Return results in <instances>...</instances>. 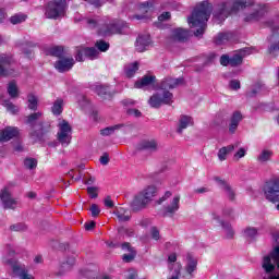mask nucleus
Instances as JSON below:
<instances>
[{
    "label": "nucleus",
    "mask_w": 279,
    "mask_h": 279,
    "mask_svg": "<svg viewBox=\"0 0 279 279\" xmlns=\"http://www.w3.org/2000/svg\"><path fill=\"white\" fill-rule=\"evenodd\" d=\"M221 226L227 239H234V229H232V225H230V222H222Z\"/></svg>",
    "instance_id": "42"
},
{
    "label": "nucleus",
    "mask_w": 279,
    "mask_h": 279,
    "mask_svg": "<svg viewBox=\"0 0 279 279\" xmlns=\"http://www.w3.org/2000/svg\"><path fill=\"white\" fill-rule=\"evenodd\" d=\"M229 86L232 90H239V88H241V82L239 80H232L230 81Z\"/></svg>",
    "instance_id": "60"
},
{
    "label": "nucleus",
    "mask_w": 279,
    "mask_h": 279,
    "mask_svg": "<svg viewBox=\"0 0 279 279\" xmlns=\"http://www.w3.org/2000/svg\"><path fill=\"white\" fill-rule=\"evenodd\" d=\"M172 193L171 191H167L165 193V195H162L158 201H157V204H165V202H167L169 199V197H171Z\"/></svg>",
    "instance_id": "58"
},
{
    "label": "nucleus",
    "mask_w": 279,
    "mask_h": 279,
    "mask_svg": "<svg viewBox=\"0 0 279 279\" xmlns=\"http://www.w3.org/2000/svg\"><path fill=\"white\" fill-rule=\"evenodd\" d=\"M116 217H118L119 221H130V214L121 207L117 209Z\"/></svg>",
    "instance_id": "44"
},
{
    "label": "nucleus",
    "mask_w": 279,
    "mask_h": 279,
    "mask_svg": "<svg viewBox=\"0 0 279 279\" xmlns=\"http://www.w3.org/2000/svg\"><path fill=\"white\" fill-rule=\"evenodd\" d=\"M52 56H56V58H62V53H64V48L57 46L51 49Z\"/></svg>",
    "instance_id": "51"
},
{
    "label": "nucleus",
    "mask_w": 279,
    "mask_h": 279,
    "mask_svg": "<svg viewBox=\"0 0 279 279\" xmlns=\"http://www.w3.org/2000/svg\"><path fill=\"white\" fill-rule=\"evenodd\" d=\"M233 37H234V34H232V33H220L216 37L215 43H216V45H225V43L232 40Z\"/></svg>",
    "instance_id": "39"
},
{
    "label": "nucleus",
    "mask_w": 279,
    "mask_h": 279,
    "mask_svg": "<svg viewBox=\"0 0 279 279\" xmlns=\"http://www.w3.org/2000/svg\"><path fill=\"white\" fill-rule=\"evenodd\" d=\"M151 36L148 34L138 35L135 41V49L140 53H143L144 51H147L149 47H151Z\"/></svg>",
    "instance_id": "19"
},
{
    "label": "nucleus",
    "mask_w": 279,
    "mask_h": 279,
    "mask_svg": "<svg viewBox=\"0 0 279 279\" xmlns=\"http://www.w3.org/2000/svg\"><path fill=\"white\" fill-rule=\"evenodd\" d=\"M121 247L123 252H128L122 256V260H124V263H132V260L136 258V251L134 247H132L130 243H123L121 244Z\"/></svg>",
    "instance_id": "28"
},
{
    "label": "nucleus",
    "mask_w": 279,
    "mask_h": 279,
    "mask_svg": "<svg viewBox=\"0 0 279 279\" xmlns=\"http://www.w3.org/2000/svg\"><path fill=\"white\" fill-rule=\"evenodd\" d=\"M247 155V148L241 147L239 150L233 155V160L239 161L241 158H245Z\"/></svg>",
    "instance_id": "48"
},
{
    "label": "nucleus",
    "mask_w": 279,
    "mask_h": 279,
    "mask_svg": "<svg viewBox=\"0 0 279 279\" xmlns=\"http://www.w3.org/2000/svg\"><path fill=\"white\" fill-rule=\"evenodd\" d=\"M95 93H97L99 97H104L105 95H108V86L97 85L95 87Z\"/></svg>",
    "instance_id": "49"
},
{
    "label": "nucleus",
    "mask_w": 279,
    "mask_h": 279,
    "mask_svg": "<svg viewBox=\"0 0 279 279\" xmlns=\"http://www.w3.org/2000/svg\"><path fill=\"white\" fill-rule=\"evenodd\" d=\"M74 264H75V259H71L70 262L63 263L61 266V269L69 271Z\"/></svg>",
    "instance_id": "63"
},
{
    "label": "nucleus",
    "mask_w": 279,
    "mask_h": 279,
    "mask_svg": "<svg viewBox=\"0 0 279 279\" xmlns=\"http://www.w3.org/2000/svg\"><path fill=\"white\" fill-rule=\"evenodd\" d=\"M250 5H254V0H227L218 4L214 17L216 21H226L230 14L240 12L244 8H250Z\"/></svg>",
    "instance_id": "3"
},
{
    "label": "nucleus",
    "mask_w": 279,
    "mask_h": 279,
    "mask_svg": "<svg viewBox=\"0 0 279 279\" xmlns=\"http://www.w3.org/2000/svg\"><path fill=\"white\" fill-rule=\"evenodd\" d=\"M258 235V229L254 227H248L244 230V236L246 239H255Z\"/></svg>",
    "instance_id": "45"
},
{
    "label": "nucleus",
    "mask_w": 279,
    "mask_h": 279,
    "mask_svg": "<svg viewBox=\"0 0 279 279\" xmlns=\"http://www.w3.org/2000/svg\"><path fill=\"white\" fill-rule=\"evenodd\" d=\"M180 199H181L180 194L174 195L170 199V203L163 208L165 217H174L175 216V213H178V210H180Z\"/></svg>",
    "instance_id": "18"
},
{
    "label": "nucleus",
    "mask_w": 279,
    "mask_h": 279,
    "mask_svg": "<svg viewBox=\"0 0 279 279\" xmlns=\"http://www.w3.org/2000/svg\"><path fill=\"white\" fill-rule=\"evenodd\" d=\"M154 84H156V76L144 75L142 78H140L135 82L134 88L147 90L150 86H154Z\"/></svg>",
    "instance_id": "22"
},
{
    "label": "nucleus",
    "mask_w": 279,
    "mask_h": 279,
    "mask_svg": "<svg viewBox=\"0 0 279 279\" xmlns=\"http://www.w3.org/2000/svg\"><path fill=\"white\" fill-rule=\"evenodd\" d=\"M7 93L11 99H16L20 95L19 85H16L15 81H11L7 86Z\"/></svg>",
    "instance_id": "35"
},
{
    "label": "nucleus",
    "mask_w": 279,
    "mask_h": 279,
    "mask_svg": "<svg viewBox=\"0 0 279 279\" xmlns=\"http://www.w3.org/2000/svg\"><path fill=\"white\" fill-rule=\"evenodd\" d=\"M241 145L240 142H236L234 144H231L229 146H225L222 148H220L218 150V159L223 162V160H226L228 158V155L232 151H234V149L239 148V146Z\"/></svg>",
    "instance_id": "29"
},
{
    "label": "nucleus",
    "mask_w": 279,
    "mask_h": 279,
    "mask_svg": "<svg viewBox=\"0 0 279 279\" xmlns=\"http://www.w3.org/2000/svg\"><path fill=\"white\" fill-rule=\"evenodd\" d=\"M75 65V59L70 58H61L54 63V68L59 73H66V71H71Z\"/></svg>",
    "instance_id": "20"
},
{
    "label": "nucleus",
    "mask_w": 279,
    "mask_h": 279,
    "mask_svg": "<svg viewBox=\"0 0 279 279\" xmlns=\"http://www.w3.org/2000/svg\"><path fill=\"white\" fill-rule=\"evenodd\" d=\"M117 130H121V124H116L113 126H107V128L100 130V134H101V136H112V134L114 132H117Z\"/></svg>",
    "instance_id": "43"
},
{
    "label": "nucleus",
    "mask_w": 279,
    "mask_h": 279,
    "mask_svg": "<svg viewBox=\"0 0 279 279\" xmlns=\"http://www.w3.org/2000/svg\"><path fill=\"white\" fill-rule=\"evenodd\" d=\"M24 167L26 169H36V167H38V161L34 158H26L24 160Z\"/></svg>",
    "instance_id": "47"
},
{
    "label": "nucleus",
    "mask_w": 279,
    "mask_h": 279,
    "mask_svg": "<svg viewBox=\"0 0 279 279\" xmlns=\"http://www.w3.org/2000/svg\"><path fill=\"white\" fill-rule=\"evenodd\" d=\"M215 181L218 182L219 186L222 189V191L226 193L227 197L233 202L234 197H235V193L234 190L232 189V186H230L228 184V182H226L225 180H221L219 177L215 178Z\"/></svg>",
    "instance_id": "27"
},
{
    "label": "nucleus",
    "mask_w": 279,
    "mask_h": 279,
    "mask_svg": "<svg viewBox=\"0 0 279 279\" xmlns=\"http://www.w3.org/2000/svg\"><path fill=\"white\" fill-rule=\"evenodd\" d=\"M169 19H171L170 12H163L158 16L159 23H165V21H169Z\"/></svg>",
    "instance_id": "57"
},
{
    "label": "nucleus",
    "mask_w": 279,
    "mask_h": 279,
    "mask_svg": "<svg viewBox=\"0 0 279 279\" xmlns=\"http://www.w3.org/2000/svg\"><path fill=\"white\" fill-rule=\"evenodd\" d=\"M13 59L10 54H0V77H16V71L9 69Z\"/></svg>",
    "instance_id": "14"
},
{
    "label": "nucleus",
    "mask_w": 279,
    "mask_h": 279,
    "mask_svg": "<svg viewBox=\"0 0 279 279\" xmlns=\"http://www.w3.org/2000/svg\"><path fill=\"white\" fill-rule=\"evenodd\" d=\"M220 64L222 66H228V64H230V57L228 54H222L220 57Z\"/></svg>",
    "instance_id": "62"
},
{
    "label": "nucleus",
    "mask_w": 279,
    "mask_h": 279,
    "mask_svg": "<svg viewBox=\"0 0 279 279\" xmlns=\"http://www.w3.org/2000/svg\"><path fill=\"white\" fill-rule=\"evenodd\" d=\"M243 121V114H241L240 111H234L232 117H231V122L229 124V132L231 134H234L236 132V128H239V123Z\"/></svg>",
    "instance_id": "30"
},
{
    "label": "nucleus",
    "mask_w": 279,
    "mask_h": 279,
    "mask_svg": "<svg viewBox=\"0 0 279 279\" xmlns=\"http://www.w3.org/2000/svg\"><path fill=\"white\" fill-rule=\"evenodd\" d=\"M136 71H138V62L129 63L124 66L126 77H134Z\"/></svg>",
    "instance_id": "38"
},
{
    "label": "nucleus",
    "mask_w": 279,
    "mask_h": 279,
    "mask_svg": "<svg viewBox=\"0 0 279 279\" xmlns=\"http://www.w3.org/2000/svg\"><path fill=\"white\" fill-rule=\"evenodd\" d=\"M90 213H92V217H99V213H101V209L99 208V206L97 204H93L89 208Z\"/></svg>",
    "instance_id": "53"
},
{
    "label": "nucleus",
    "mask_w": 279,
    "mask_h": 279,
    "mask_svg": "<svg viewBox=\"0 0 279 279\" xmlns=\"http://www.w3.org/2000/svg\"><path fill=\"white\" fill-rule=\"evenodd\" d=\"M58 133L57 138L59 143L62 145V147H69L71 145V134H73V131L71 129V124L66 122V120H61L58 124Z\"/></svg>",
    "instance_id": "10"
},
{
    "label": "nucleus",
    "mask_w": 279,
    "mask_h": 279,
    "mask_svg": "<svg viewBox=\"0 0 279 279\" xmlns=\"http://www.w3.org/2000/svg\"><path fill=\"white\" fill-rule=\"evenodd\" d=\"M194 120L193 117L191 116H181L179 119V126L177 129L178 134H182V132H184V130H186V128H191L194 125Z\"/></svg>",
    "instance_id": "26"
},
{
    "label": "nucleus",
    "mask_w": 279,
    "mask_h": 279,
    "mask_svg": "<svg viewBox=\"0 0 279 279\" xmlns=\"http://www.w3.org/2000/svg\"><path fill=\"white\" fill-rule=\"evenodd\" d=\"M138 10L141 14L134 15L133 19H136L137 21H143V19H149V16L154 14V4L149 2H144L140 4Z\"/></svg>",
    "instance_id": "21"
},
{
    "label": "nucleus",
    "mask_w": 279,
    "mask_h": 279,
    "mask_svg": "<svg viewBox=\"0 0 279 279\" xmlns=\"http://www.w3.org/2000/svg\"><path fill=\"white\" fill-rule=\"evenodd\" d=\"M78 106L81 108H86L88 106V99L84 95H80L77 97Z\"/></svg>",
    "instance_id": "52"
},
{
    "label": "nucleus",
    "mask_w": 279,
    "mask_h": 279,
    "mask_svg": "<svg viewBox=\"0 0 279 279\" xmlns=\"http://www.w3.org/2000/svg\"><path fill=\"white\" fill-rule=\"evenodd\" d=\"M126 112L130 117H135L136 119L143 117V113L138 109H128Z\"/></svg>",
    "instance_id": "55"
},
{
    "label": "nucleus",
    "mask_w": 279,
    "mask_h": 279,
    "mask_svg": "<svg viewBox=\"0 0 279 279\" xmlns=\"http://www.w3.org/2000/svg\"><path fill=\"white\" fill-rule=\"evenodd\" d=\"M265 93H267V87L265 86V84L258 82L252 86L251 90L247 93V96L256 97V95H263Z\"/></svg>",
    "instance_id": "31"
},
{
    "label": "nucleus",
    "mask_w": 279,
    "mask_h": 279,
    "mask_svg": "<svg viewBox=\"0 0 279 279\" xmlns=\"http://www.w3.org/2000/svg\"><path fill=\"white\" fill-rule=\"evenodd\" d=\"M62 110H64V100L62 98H58L51 107V112L56 117H60Z\"/></svg>",
    "instance_id": "36"
},
{
    "label": "nucleus",
    "mask_w": 279,
    "mask_h": 279,
    "mask_svg": "<svg viewBox=\"0 0 279 279\" xmlns=\"http://www.w3.org/2000/svg\"><path fill=\"white\" fill-rule=\"evenodd\" d=\"M272 239L275 243L278 244L275 245L271 251L262 258V269L265 271V274H274V271H276V267L279 269V234L275 233Z\"/></svg>",
    "instance_id": "4"
},
{
    "label": "nucleus",
    "mask_w": 279,
    "mask_h": 279,
    "mask_svg": "<svg viewBox=\"0 0 279 279\" xmlns=\"http://www.w3.org/2000/svg\"><path fill=\"white\" fill-rule=\"evenodd\" d=\"M154 197H156V186L149 185L135 195L133 202L131 203L132 210L135 213L143 210V208H146L147 204H149Z\"/></svg>",
    "instance_id": "6"
},
{
    "label": "nucleus",
    "mask_w": 279,
    "mask_h": 279,
    "mask_svg": "<svg viewBox=\"0 0 279 279\" xmlns=\"http://www.w3.org/2000/svg\"><path fill=\"white\" fill-rule=\"evenodd\" d=\"M128 27V24L124 22L112 20L106 23L100 29V36H112V34H123V28Z\"/></svg>",
    "instance_id": "11"
},
{
    "label": "nucleus",
    "mask_w": 279,
    "mask_h": 279,
    "mask_svg": "<svg viewBox=\"0 0 279 279\" xmlns=\"http://www.w3.org/2000/svg\"><path fill=\"white\" fill-rule=\"evenodd\" d=\"M154 197H156V186L149 185L135 195L133 202L131 203L132 210L135 213L143 210V208H146L147 204H149Z\"/></svg>",
    "instance_id": "5"
},
{
    "label": "nucleus",
    "mask_w": 279,
    "mask_h": 279,
    "mask_svg": "<svg viewBox=\"0 0 279 279\" xmlns=\"http://www.w3.org/2000/svg\"><path fill=\"white\" fill-rule=\"evenodd\" d=\"M254 53V49L244 48L235 52L232 57H230V66H241L243 64V58L246 56H252Z\"/></svg>",
    "instance_id": "17"
},
{
    "label": "nucleus",
    "mask_w": 279,
    "mask_h": 279,
    "mask_svg": "<svg viewBox=\"0 0 279 279\" xmlns=\"http://www.w3.org/2000/svg\"><path fill=\"white\" fill-rule=\"evenodd\" d=\"M270 46L268 47V53L272 58H278L279 56V35L272 34L269 38Z\"/></svg>",
    "instance_id": "24"
},
{
    "label": "nucleus",
    "mask_w": 279,
    "mask_h": 279,
    "mask_svg": "<svg viewBox=\"0 0 279 279\" xmlns=\"http://www.w3.org/2000/svg\"><path fill=\"white\" fill-rule=\"evenodd\" d=\"M267 12V7L265 4H257L253 11L244 16L246 23H254V21H260Z\"/></svg>",
    "instance_id": "16"
},
{
    "label": "nucleus",
    "mask_w": 279,
    "mask_h": 279,
    "mask_svg": "<svg viewBox=\"0 0 279 279\" xmlns=\"http://www.w3.org/2000/svg\"><path fill=\"white\" fill-rule=\"evenodd\" d=\"M210 14H213V4L208 1H203L194 8L192 15L187 17L190 27H197L194 32L196 38L204 36V32H206V23H208Z\"/></svg>",
    "instance_id": "2"
},
{
    "label": "nucleus",
    "mask_w": 279,
    "mask_h": 279,
    "mask_svg": "<svg viewBox=\"0 0 279 279\" xmlns=\"http://www.w3.org/2000/svg\"><path fill=\"white\" fill-rule=\"evenodd\" d=\"M264 193L268 202H272V204H276V202H278L276 208L277 210H279V179L277 177H274L265 183Z\"/></svg>",
    "instance_id": "7"
},
{
    "label": "nucleus",
    "mask_w": 279,
    "mask_h": 279,
    "mask_svg": "<svg viewBox=\"0 0 279 279\" xmlns=\"http://www.w3.org/2000/svg\"><path fill=\"white\" fill-rule=\"evenodd\" d=\"M95 47L98 49V51L106 52L110 49V44L104 40H98L96 41Z\"/></svg>",
    "instance_id": "46"
},
{
    "label": "nucleus",
    "mask_w": 279,
    "mask_h": 279,
    "mask_svg": "<svg viewBox=\"0 0 279 279\" xmlns=\"http://www.w3.org/2000/svg\"><path fill=\"white\" fill-rule=\"evenodd\" d=\"M87 193L92 199L97 198V195H98L97 187H95V186L87 187Z\"/></svg>",
    "instance_id": "59"
},
{
    "label": "nucleus",
    "mask_w": 279,
    "mask_h": 279,
    "mask_svg": "<svg viewBox=\"0 0 279 279\" xmlns=\"http://www.w3.org/2000/svg\"><path fill=\"white\" fill-rule=\"evenodd\" d=\"M19 134V128L15 126H7L1 132L0 141L2 143H8V141H12Z\"/></svg>",
    "instance_id": "25"
},
{
    "label": "nucleus",
    "mask_w": 279,
    "mask_h": 279,
    "mask_svg": "<svg viewBox=\"0 0 279 279\" xmlns=\"http://www.w3.org/2000/svg\"><path fill=\"white\" fill-rule=\"evenodd\" d=\"M27 106L28 110H33L34 112H36V110H38V97H36V95L34 94H28Z\"/></svg>",
    "instance_id": "40"
},
{
    "label": "nucleus",
    "mask_w": 279,
    "mask_h": 279,
    "mask_svg": "<svg viewBox=\"0 0 279 279\" xmlns=\"http://www.w3.org/2000/svg\"><path fill=\"white\" fill-rule=\"evenodd\" d=\"M197 269V259L193 257V255H187V264L185 266L186 275L189 276L187 279L193 278V271Z\"/></svg>",
    "instance_id": "32"
},
{
    "label": "nucleus",
    "mask_w": 279,
    "mask_h": 279,
    "mask_svg": "<svg viewBox=\"0 0 279 279\" xmlns=\"http://www.w3.org/2000/svg\"><path fill=\"white\" fill-rule=\"evenodd\" d=\"M150 234H151V238H153L155 241H159V240H160V231H158V228L151 227V229H150Z\"/></svg>",
    "instance_id": "56"
},
{
    "label": "nucleus",
    "mask_w": 279,
    "mask_h": 279,
    "mask_svg": "<svg viewBox=\"0 0 279 279\" xmlns=\"http://www.w3.org/2000/svg\"><path fill=\"white\" fill-rule=\"evenodd\" d=\"M184 84L183 78L167 77L159 84V90L150 96L148 105L150 108H160L161 106H171L173 104V94L169 90L178 88Z\"/></svg>",
    "instance_id": "1"
},
{
    "label": "nucleus",
    "mask_w": 279,
    "mask_h": 279,
    "mask_svg": "<svg viewBox=\"0 0 279 279\" xmlns=\"http://www.w3.org/2000/svg\"><path fill=\"white\" fill-rule=\"evenodd\" d=\"M174 40L179 43H184L189 38V32L184 28H174L171 34Z\"/></svg>",
    "instance_id": "33"
},
{
    "label": "nucleus",
    "mask_w": 279,
    "mask_h": 279,
    "mask_svg": "<svg viewBox=\"0 0 279 279\" xmlns=\"http://www.w3.org/2000/svg\"><path fill=\"white\" fill-rule=\"evenodd\" d=\"M25 21H27V15L24 13H16L10 17V23H12V25H19L25 23Z\"/></svg>",
    "instance_id": "41"
},
{
    "label": "nucleus",
    "mask_w": 279,
    "mask_h": 279,
    "mask_svg": "<svg viewBox=\"0 0 279 279\" xmlns=\"http://www.w3.org/2000/svg\"><path fill=\"white\" fill-rule=\"evenodd\" d=\"M11 230H13V232H23V230H25V225L23 223L12 225Z\"/></svg>",
    "instance_id": "61"
},
{
    "label": "nucleus",
    "mask_w": 279,
    "mask_h": 279,
    "mask_svg": "<svg viewBox=\"0 0 279 279\" xmlns=\"http://www.w3.org/2000/svg\"><path fill=\"white\" fill-rule=\"evenodd\" d=\"M85 23L89 29H95L98 22L96 19H85Z\"/></svg>",
    "instance_id": "54"
},
{
    "label": "nucleus",
    "mask_w": 279,
    "mask_h": 279,
    "mask_svg": "<svg viewBox=\"0 0 279 279\" xmlns=\"http://www.w3.org/2000/svg\"><path fill=\"white\" fill-rule=\"evenodd\" d=\"M274 158V150L271 148H263L259 150L258 155L256 156V161L259 165H267V162H271Z\"/></svg>",
    "instance_id": "23"
},
{
    "label": "nucleus",
    "mask_w": 279,
    "mask_h": 279,
    "mask_svg": "<svg viewBox=\"0 0 279 279\" xmlns=\"http://www.w3.org/2000/svg\"><path fill=\"white\" fill-rule=\"evenodd\" d=\"M0 202L2 208L7 210H14V208L19 206L16 198L12 197V191H10V187H4L0 191Z\"/></svg>",
    "instance_id": "13"
},
{
    "label": "nucleus",
    "mask_w": 279,
    "mask_h": 279,
    "mask_svg": "<svg viewBox=\"0 0 279 279\" xmlns=\"http://www.w3.org/2000/svg\"><path fill=\"white\" fill-rule=\"evenodd\" d=\"M41 117L43 112L40 111L31 113L28 117H26V125H31L33 128L31 136L35 141H40L43 138V135L45 134V128H43V122L38 123L39 129L36 128V121H38Z\"/></svg>",
    "instance_id": "8"
},
{
    "label": "nucleus",
    "mask_w": 279,
    "mask_h": 279,
    "mask_svg": "<svg viewBox=\"0 0 279 279\" xmlns=\"http://www.w3.org/2000/svg\"><path fill=\"white\" fill-rule=\"evenodd\" d=\"M66 3L62 0H54L48 3L46 16L48 19H60L64 15Z\"/></svg>",
    "instance_id": "12"
},
{
    "label": "nucleus",
    "mask_w": 279,
    "mask_h": 279,
    "mask_svg": "<svg viewBox=\"0 0 279 279\" xmlns=\"http://www.w3.org/2000/svg\"><path fill=\"white\" fill-rule=\"evenodd\" d=\"M3 263H4V265H10L14 276H16L17 278H20V279H35L34 275L29 274V271L27 270L25 265L19 263L16 259L4 257Z\"/></svg>",
    "instance_id": "9"
},
{
    "label": "nucleus",
    "mask_w": 279,
    "mask_h": 279,
    "mask_svg": "<svg viewBox=\"0 0 279 279\" xmlns=\"http://www.w3.org/2000/svg\"><path fill=\"white\" fill-rule=\"evenodd\" d=\"M172 269H174V274H172L169 279H180V270L182 269V266L180 264H173Z\"/></svg>",
    "instance_id": "50"
},
{
    "label": "nucleus",
    "mask_w": 279,
    "mask_h": 279,
    "mask_svg": "<svg viewBox=\"0 0 279 279\" xmlns=\"http://www.w3.org/2000/svg\"><path fill=\"white\" fill-rule=\"evenodd\" d=\"M84 57L88 58L89 60H96V58H99V50H97V48H95V47L77 48V50H76V61L77 62H84Z\"/></svg>",
    "instance_id": "15"
},
{
    "label": "nucleus",
    "mask_w": 279,
    "mask_h": 279,
    "mask_svg": "<svg viewBox=\"0 0 279 279\" xmlns=\"http://www.w3.org/2000/svg\"><path fill=\"white\" fill-rule=\"evenodd\" d=\"M90 3V5H95V8H101L104 5V0H85Z\"/></svg>",
    "instance_id": "64"
},
{
    "label": "nucleus",
    "mask_w": 279,
    "mask_h": 279,
    "mask_svg": "<svg viewBox=\"0 0 279 279\" xmlns=\"http://www.w3.org/2000/svg\"><path fill=\"white\" fill-rule=\"evenodd\" d=\"M158 147V143H156V140H143L137 148L138 149H146L148 151H156Z\"/></svg>",
    "instance_id": "34"
},
{
    "label": "nucleus",
    "mask_w": 279,
    "mask_h": 279,
    "mask_svg": "<svg viewBox=\"0 0 279 279\" xmlns=\"http://www.w3.org/2000/svg\"><path fill=\"white\" fill-rule=\"evenodd\" d=\"M0 106L7 108L8 112H10L11 114H19V107L12 104V101L10 100H3L0 98Z\"/></svg>",
    "instance_id": "37"
}]
</instances>
